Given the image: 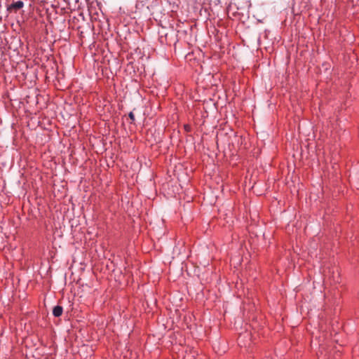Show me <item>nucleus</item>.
<instances>
[{
    "label": "nucleus",
    "mask_w": 359,
    "mask_h": 359,
    "mask_svg": "<svg viewBox=\"0 0 359 359\" xmlns=\"http://www.w3.org/2000/svg\"><path fill=\"white\" fill-rule=\"evenodd\" d=\"M257 323V318H252V323H250V327H252V330H253V332L250 331V340L252 342H255L256 337L255 334L259 333V327L260 325H256Z\"/></svg>",
    "instance_id": "1"
},
{
    "label": "nucleus",
    "mask_w": 359,
    "mask_h": 359,
    "mask_svg": "<svg viewBox=\"0 0 359 359\" xmlns=\"http://www.w3.org/2000/svg\"><path fill=\"white\" fill-rule=\"evenodd\" d=\"M254 174H255V171H253L252 174L251 175L250 179V182H253V184L251 187V188L250 189V191L256 195H262V191L258 190V188L259 187L260 185H262V183L258 184L259 180L256 181L254 179V177H253Z\"/></svg>",
    "instance_id": "2"
},
{
    "label": "nucleus",
    "mask_w": 359,
    "mask_h": 359,
    "mask_svg": "<svg viewBox=\"0 0 359 359\" xmlns=\"http://www.w3.org/2000/svg\"><path fill=\"white\" fill-rule=\"evenodd\" d=\"M63 309L60 306H55L53 309V314L55 317H60L62 314Z\"/></svg>",
    "instance_id": "3"
},
{
    "label": "nucleus",
    "mask_w": 359,
    "mask_h": 359,
    "mask_svg": "<svg viewBox=\"0 0 359 359\" xmlns=\"http://www.w3.org/2000/svg\"><path fill=\"white\" fill-rule=\"evenodd\" d=\"M23 5H24V4H23L22 1H18L13 3L10 6L8 9L19 10V9H20V8H22L23 7Z\"/></svg>",
    "instance_id": "4"
},
{
    "label": "nucleus",
    "mask_w": 359,
    "mask_h": 359,
    "mask_svg": "<svg viewBox=\"0 0 359 359\" xmlns=\"http://www.w3.org/2000/svg\"><path fill=\"white\" fill-rule=\"evenodd\" d=\"M244 338H245V336H243V335H240L239 336V338H238V344L240 346H242V344H245L244 343Z\"/></svg>",
    "instance_id": "5"
},
{
    "label": "nucleus",
    "mask_w": 359,
    "mask_h": 359,
    "mask_svg": "<svg viewBox=\"0 0 359 359\" xmlns=\"http://www.w3.org/2000/svg\"><path fill=\"white\" fill-rule=\"evenodd\" d=\"M128 116L132 121H135V115L133 112H130Z\"/></svg>",
    "instance_id": "6"
},
{
    "label": "nucleus",
    "mask_w": 359,
    "mask_h": 359,
    "mask_svg": "<svg viewBox=\"0 0 359 359\" xmlns=\"http://www.w3.org/2000/svg\"><path fill=\"white\" fill-rule=\"evenodd\" d=\"M352 2H354L355 0H351Z\"/></svg>",
    "instance_id": "7"
}]
</instances>
